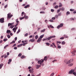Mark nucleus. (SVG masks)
Here are the masks:
<instances>
[{"label": "nucleus", "mask_w": 76, "mask_h": 76, "mask_svg": "<svg viewBox=\"0 0 76 76\" xmlns=\"http://www.w3.org/2000/svg\"><path fill=\"white\" fill-rule=\"evenodd\" d=\"M44 62V60H42V59H41V60H39L38 61V64H40V65H36V69H39V68L40 67H41V64L42 63Z\"/></svg>", "instance_id": "f257e3e1"}, {"label": "nucleus", "mask_w": 76, "mask_h": 76, "mask_svg": "<svg viewBox=\"0 0 76 76\" xmlns=\"http://www.w3.org/2000/svg\"><path fill=\"white\" fill-rule=\"evenodd\" d=\"M22 16H24V18H25L26 19H28V17L26 16V13H25L24 12H22L21 13Z\"/></svg>", "instance_id": "f03ea898"}, {"label": "nucleus", "mask_w": 76, "mask_h": 76, "mask_svg": "<svg viewBox=\"0 0 76 76\" xmlns=\"http://www.w3.org/2000/svg\"><path fill=\"white\" fill-rule=\"evenodd\" d=\"M7 19H10L11 17L13 16V15H11V13H9L7 15Z\"/></svg>", "instance_id": "7ed1b4c3"}, {"label": "nucleus", "mask_w": 76, "mask_h": 76, "mask_svg": "<svg viewBox=\"0 0 76 76\" xmlns=\"http://www.w3.org/2000/svg\"><path fill=\"white\" fill-rule=\"evenodd\" d=\"M75 69H71V70H70L69 72H68V74H72V73H73V72H75Z\"/></svg>", "instance_id": "20e7f679"}, {"label": "nucleus", "mask_w": 76, "mask_h": 76, "mask_svg": "<svg viewBox=\"0 0 76 76\" xmlns=\"http://www.w3.org/2000/svg\"><path fill=\"white\" fill-rule=\"evenodd\" d=\"M4 18H2L0 19V22L1 23H4Z\"/></svg>", "instance_id": "39448f33"}, {"label": "nucleus", "mask_w": 76, "mask_h": 76, "mask_svg": "<svg viewBox=\"0 0 76 76\" xmlns=\"http://www.w3.org/2000/svg\"><path fill=\"white\" fill-rule=\"evenodd\" d=\"M73 61V59H70L69 61L67 62L66 64H69V63H72V62Z\"/></svg>", "instance_id": "423d86ee"}, {"label": "nucleus", "mask_w": 76, "mask_h": 76, "mask_svg": "<svg viewBox=\"0 0 76 76\" xmlns=\"http://www.w3.org/2000/svg\"><path fill=\"white\" fill-rule=\"evenodd\" d=\"M18 29V27H16L15 28H14L12 29V31L15 33L16 31V30Z\"/></svg>", "instance_id": "0eeeda50"}, {"label": "nucleus", "mask_w": 76, "mask_h": 76, "mask_svg": "<svg viewBox=\"0 0 76 76\" xmlns=\"http://www.w3.org/2000/svg\"><path fill=\"white\" fill-rule=\"evenodd\" d=\"M76 50H74V51H73L71 53L72 54V56H75V53H76Z\"/></svg>", "instance_id": "6e6552de"}, {"label": "nucleus", "mask_w": 76, "mask_h": 76, "mask_svg": "<svg viewBox=\"0 0 76 76\" xmlns=\"http://www.w3.org/2000/svg\"><path fill=\"white\" fill-rule=\"evenodd\" d=\"M35 41V39L33 38L32 39H31L29 41V42H34Z\"/></svg>", "instance_id": "1a4fd4ad"}, {"label": "nucleus", "mask_w": 76, "mask_h": 76, "mask_svg": "<svg viewBox=\"0 0 76 76\" xmlns=\"http://www.w3.org/2000/svg\"><path fill=\"white\" fill-rule=\"evenodd\" d=\"M7 33L8 34H9L11 33V31L10 30H8L7 31Z\"/></svg>", "instance_id": "9d476101"}, {"label": "nucleus", "mask_w": 76, "mask_h": 76, "mask_svg": "<svg viewBox=\"0 0 76 76\" xmlns=\"http://www.w3.org/2000/svg\"><path fill=\"white\" fill-rule=\"evenodd\" d=\"M12 59H9L8 60V64H10V63H11V62H12Z\"/></svg>", "instance_id": "9b49d317"}, {"label": "nucleus", "mask_w": 76, "mask_h": 76, "mask_svg": "<svg viewBox=\"0 0 76 76\" xmlns=\"http://www.w3.org/2000/svg\"><path fill=\"white\" fill-rule=\"evenodd\" d=\"M14 22H13L12 23H9L8 24V26H10L11 25H13V24H14Z\"/></svg>", "instance_id": "f8f14e48"}, {"label": "nucleus", "mask_w": 76, "mask_h": 76, "mask_svg": "<svg viewBox=\"0 0 76 76\" xmlns=\"http://www.w3.org/2000/svg\"><path fill=\"white\" fill-rule=\"evenodd\" d=\"M41 40H42V39H41L40 38H39L37 42H41Z\"/></svg>", "instance_id": "ddd939ff"}, {"label": "nucleus", "mask_w": 76, "mask_h": 76, "mask_svg": "<svg viewBox=\"0 0 76 76\" xmlns=\"http://www.w3.org/2000/svg\"><path fill=\"white\" fill-rule=\"evenodd\" d=\"M73 65V63H71L69 64H68V66H69V67H71Z\"/></svg>", "instance_id": "4468645a"}, {"label": "nucleus", "mask_w": 76, "mask_h": 76, "mask_svg": "<svg viewBox=\"0 0 76 76\" xmlns=\"http://www.w3.org/2000/svg\"><path fill=\"white\" fill-rule=\"evenodd\" d=\"M44 34H43L42 35L40 36L39 38L40 39H42V38H43V37H44Z\"/></svg>", "instance_id": "2eb2a0df"}, {"label": "nucleus", "mask_w": 76, "mask_h": 76, "mask_svg": "<svg viewBox=\"0 0 76 76\" xmlns=\"http://www.w3.org/2000/svg\"><path fill=\"white\" fill-rule=\"evenodd\" d=\"M29 7V5H27L26 6H25L24 7L25 8V9H26L27 7Z\"/></svg>", "instance_id": "dca6fc26"}, {"label": "nucleus", "mask_w": 76, "mask_h": 76, "mask_svg": "<svg viewBox=\"0 0 76 76\" xmlns=\"http://www.w3.org/2000/svg\"><path fill=\"white\" fill-rule=\"evenodd\" d=\"M59 7H62V6L63 5H62V4H61V3H59Z\"/></svg>", "instance_id": "f3484780"}, {"label": "nucleus", "mask_w": 76, "mask_h": 76, "mask_svg": "<svg viewBox=\"0 0 76 76\" xmlns=\"http://www.w3.org/2000/svg\"><path fill=\"white\" fill-rule=\"evenodd\" d=\"M55 18L56 19H58V15H55Z\"/></svg>", "instance_id": "a211bd4d"}, {"label": "nucleus", "mask_w": 76, "mask_h": 76, "mask_svg": "<svg viewBox=\"0 0 76 76\" xmlns=\"http://www.w3.org/2000/svg\"><path fill=\"white\" fill-rule=\"evenodd\" d=\"M22 45H23V44H21L20 45H18L17 46V47L18 48L22 46Z\"/></svg>", "instance_id": "6ab92c4d"}, {"label": "nucleus", "mask_w": 76, "mask_h": 76, "mask_svg": "<svg viewBox=\"0 0 76 76\" xmlns=\"http://www.w3.org/2000/svg\"><path fill=\"white\" fill-rule=\"evenodd\" d=\"M29 71L31 73H34V71L31 70V69L29 70Z\"/></svg>", "instance_id": "aec40b11"}, {"label": "nucleus", "mask_w": 76, "mask_h": 76, "mask_svg": "<svg viewBox=\"0 0 76 76\" xmlns=\"http://www.w3.org/2000/svg\"><path fill=\"white\" fill-rule=\"evenodd\" d=\"M3 66V64H0V69H1Z\"/></svg>", "instance_id": "412c9836"}, {"label": "nucleus", "mask_w": 76, "mask_h": 76, "mask_svg": "<svg viewBox=\"0 0 76 76\" xmlns=\"http://www.w3.org/2000/svg\"><path fill=\"white\" fill-rule=\"evenodd\" d=\"M69 15H70V12L69 11H67L66 13V15L67 16Z\"/></svg>", "instance_id": "4be33fe9"}, {"label": "nucleus", "mask_w": 76, "mask_h": 76, "mask_svg": "<svg viewBox=\"0 0 76 76\" xmlns=\"http://www.w3.org/2000/svg\"><path fill=\"white\" fill-rule=\"evenodd\" d=\"M51 38H52L51 36H50L49 37H48L47 38V39L48 40H50Z\"/></svg>", "instance_id": "5701e85b"}, {"label": "nucleus", "mask_w": 76, "mask_h": 76, "mask_svg": "<svg viewBox=\"0 0 76 76\" xmlns=\"http://www.w3.org/2000/svg\"><path fill=\"white\" fill-rule=\"evenodd\" d=\"M45 31V29H44L43 30H41L40 31L41 32H44Z\"/></svg>", "instance_id": "b1692460"}, {"label": "nucleus", "mask_w": 76, "mask_h": 76, "mask_svg": "<svg viewBox=\"0 0 76 76\" xmlns=\"http://www.w3.org/2000/svg\"><path fill=\"white\" fill-rule=\"evenodd\" d=\"M47 60V57L45 56L44 58V60H45V61H46V60Z\"/></svg>", "instance_id": "393cba45"}, {"label": "nucleus", "mask_w": 76, "mask_h": 76, "mask_svg": "<svg viewBox=\"0 0 76 76\" xmlns=\"http://www.w3.org/2000/svg\"><path fill=\"white\" fill-rule=\"evenodd\" d=\"M60 10H61V8L59 9V10H58L57 11V13H59V12H60Z\"/></svg>", "instance_id": "a878e982"}, {"label": "nucleus", "mask_w": 76, "mask_h": 76, "mask_svg": "<svg viewBox=\"0 0 76 76\" xmlns=\"http://www.w3.org/2000/svg\"><path fill=\"white\" fill-rule=\"evenodd\" d=\"M64 38H69V37L67 36H66V34H64Z\"/></svg>", "instance_id": "bb28decb"}, {"label": "nucleus", "mask_w": 76, "mask_h": 76, "mask_svg": "<svg viewBox=\"0 0 76 76\" xmlns=\"http://www.w3.org/2000/svg\"><path fill=\"white\" fill-rule=\"evenodd\" d=\"M38 35H36L35 36V39H38Z\"/></svg>", "instance_id": "cd10ccee"}, {"label": "nucleus", "mask_w": 76, "mask_h": 76, "mask_svg": "<svg viewBox=\"0 0 76 76\" xmlns=\"http://www.w3.org/2000/svg\"><path fill=\"white\" fill-rule=\"evenodd\" d=\"M18 57H20L21 56H22V53H20L18 55Z\"/></svg>", "instance_id": "c85d7f7f"}, {"label": "nucleus", "mask_w": 76, "mask_h": 76, "mask_svg": "<svg viewBox=\"0 0 76 76\" xmlns=\"http://www.w3.org/2000/svg\"><path fill=\"white\" fill-rule=\"evenodd\" d=\"M25 57H26V56H24V55H22V56H21L20 57V58L22 59V58H25Z\"/></svg>", "instance_id": "c756f323"}, {"label": "nucleus", "mask_w": 76, "mask_h": 76, "mask_svg": "<svg viewBox=\"0 0 76 76\" xmlns=\"http://www.w3.org/2000/svg\"><path fill=\"white\" fill-rule=\"evenodd\" d=\"M52 44L53 45V46H54L55 48H56L57 47H56V45H55V44L54 43H52Z\"/></svg>", "instance_id": "7c9ffc66"}, {"label": "nucleus", "mask_w": 76, "mask_h": 76, "mask_svg": "<svg viewBox=\"0 0 76 76\" xmlns=\"http://www.w3.org/2000/svg\"><path fill=\"white\" fill-rule=\"evenodd\" d=\"M45 44H46L47 45H48V46H49L50 44V43L48 42L46 43Z\"/></svg>", "instance_id": "2f4dec72"}, {"label": "nucleus", "mask_w": 76, "mask_h": 76, "mask_svg": "<svg viewBox=\"0 0 76 76\" xmlns=\"http://www.w3.org/2000/svg\"><path fill=\"white\" fill-rule=\"evenodd\" d=\"M70 10L71 12H73V11H75V9H70Z\"/></svg>", "instance_id": "473e14b6"}, {"label": "nucleus", "mask_w": 76, "mask_h": 76, "mask_svg": "<svg viewBox=\"0 0 76 76\" xmlns=\"http://www.w3.org/2000/svg\"><path fill=\"white\" fill-rule=\"evenodd\" d=\"M49 21L50 22H54V21L52 20H49Z\"/></svg>", "instance_id": "72a5a7b5"}, {"label": "nucleus", "mask_w": 76, "mask_h": 76, "mask_svg": "<svg viewBox=\"0 0 76 76\" xmlns=\"http://www.w3.org/2000/svg\"><path fill=\"white\" fill-rule=\"evenodd\" d=\"M7 37H8V38L9 39L10 38L11 36H10V35L8 34L7 35Z\"/></svg>", "instance_id": "f704fd0d"}, {"label": "nucleus", "mask_w": 76, "mask_h": 76, "mask_svg": "<svg viewBox=\"0 0 76 76\" xmlns=\"http://www.w3.org/2000/svg\"><path fill=\"white\" fill-rule=\"evenodd\" d=\"M8 46H9V45H7L6 46L4 47V49H6V47H8Z\"/></svg>", "instance_id": "c9c22d12"}, {"label": "nucleus", "mask_w": 76, "mask_h": 76, "mask_svg": "<svg viewBox=\"0 0 76 76\" xmlns=\"http://www.w3.org/2000/svg\"><path fill=\"white\" fill-rule=\"evenodd\" d=\"M61 44L62 45H64V44H65V42L63 41L61 42Z\"/></svg>", "instance_id": "e433bc0d"}, {"label": "nucleus", "mask_w": 76, "mask_h": 76, "mask_svg": "<svg viewBox=\"0 0 76 76\" xmlns=\"http://www.w3.org/2000/svg\"><path fill=\"white\" fill-rule=\"evenodd\" d=\"M7 39H4L3 40V41H4V42H6V41H7Z\"/></svg>", "instance_id": "4c0bfd02"}, {"label": "nucleus", "mask_w": 76, "mask_h": 76, "mask_svg": "<svg viewBox=\"0 0 76 76\" xmlns=\"http://www.w3.org/2000/svg\"><path fill=\"white\" fill-rule=\"evenodd\" d=\"M70 20H74V18H70Z\"/></svg>", "instance_id": "58836bf2"}, {"label": "nucleus", "mask_w": 76, "mask_h": 76, "mask_svg": "<svg viewBox=\"0 0 76 76\" xmlns=\"http://www.w3.org/2000/svg\"><path fill=\"white\" fill-rule=\"evenodd\" d=\"M58 7V6L56 5L54 7L55 9H57Z\"/></svg>", "instance_id": "ea45409f"}, {"label": "nucleus", "mask_w": 76, "mask_h": 76, "mask_svg": "<svg viewBox=\"0 0 76 76\" xmlns=\"http://www.w3.org/2000/svg\"><path fill=\"white\" fill-rule=\"evenodd\" d=\"M58 16H61V13H59L58 14Z\"/></svg>", "instance_id": "a19ab883"}, {"label": "nucleus", "mask_w": 76, "mask_h": 76, "mask_svg": "<svg viewBox=\"0 0 76 76\" xmlns=\"http://www.w3.org/2000/svg\"><path fill=\"white\" fill-rule=\"evenodd\" d=\"M50 28H54V27H53V26H52L51 25H50Z\"/></svg>", "instance_id": "79ce46f5"}, {"label": "nucleus", "mask_w": 76, "mask_h": 76, "mask_svg": "<svg viewBox=\"0 0 76 76\" xmlns=\"http://www.w3.org/2000/svg\"><path fill=\"white\" fill-rule=\"evenodd\" d=\"M15 21L17 23H19V21H18V19H16V20H15Z\"/></svg>", "instance_id": "37998d69"}, {"label": "nucleus", "mask_w": 76, "mask_h": 76, "mask_svg": "<svg viewBox=\"0 0 76 76\" xmlns=\"http://www.w3.org/2000/svg\"><path fill=\"white\" fill-rule=\"evenodd\" d=\"M60 26L59 25H58L57 27V29H59V28H60Z\"/></svg>", "instance_id": "c03bdc74"}, {"label": "nucleus", "mask_w": 76, "mask_h": 76, "mask_svg": "<svg viewBox=\"0 0 76 76\" xmlns=\"http://www.w3.org/2000/svg\"><path fill=\"white\" fill-rule=\"evenodd\" d=\"M20 30L18 29V31L17 32V34H19V33L20 32Z\"/></svg>", "instance_id": "a18cd8bd"}, {"label": "nucleus", "mask_w": 76, "mask_h": 76, "mask_svg": "<svg viewBox=\"0 0 76 76\" xmlns=\"http://www.w3.org/2000/svg\"><path fill=\"white\" fill-rule=\"evenodd\" d=\"M40 13H43V14H45V12H42V11H41L40 12Z\"/></svg>", "instance_id": "49530a36"}, {"label": "nucleus", "mask_w": 76, "mask_h": 76, "mask_svg": "<svg viewBox=\"0 0 76 76\" xmlns=\"http://www.w3.org/2000/svg\"><path fill=\"white\" fill-rule=\"evenodd\" d=\"M59 25L61 27H62V26H63V23H61L60 24V25Z\"/></svg>", "instance_id": "de8ad7c7"}, {"label": "nucleus", "mask_w": 76, "mask_h": 76, "mask_svg": "<svg viewBox=\"0 0 76 76\" xmlns=\"http://www.w3.org/2000/svg\"><path fill=\"white\" fill-rule=\"evenodd\" d=\"M28 35V34L26 33L25 34L24 36L25 37H27Z\"/></svg>", "instance_id": "09e8293b"}, {"label": "nucleus", "mask_w": 76, "mask_h": 76, "mask_svg": "<svg viewBox=\"0 0 76 76\" xmlns=\"http://www.w3.org/2000/svg\"><path fill=\"white\" fill-rule=\"evenodd\" d=\"M73 75H74V76H76V72H74L73 73Z\"/></svg>", "instance_id": "8fccbe9b"}, {"label": "nucleus", "mask_w": 76, "mask_h": 76, "mask_svg": "<svg viewBox=\"0 0 76 76\" xmlns=\"http://www.w3.org/2000/svg\"><path fill=\"white\" fill-rule=\"evenodd\" d=\"M51 37V38H56V36H50Z\"/></svg>", "instance_id": "3c124183"}, {"label": "nucleus", "mask_w": 76, "mask_h": 76, "mask_svg": "<svg viewBox=\"0 0 76 76\" xmlns=\"http://www.w3.org/2000/svg\"><path fill=\"white\" fill-rule=\"evenodd\" d=\"M51 11L52 12H54V9H51Z\"/></svg>", "instance_id": "603ef678"}, {"label": "nucleus", "mask_w": 76, "mask_h": 76, "mask_svg": "<svg viewBox=\"0 0 76 76\" xmlns=\"http://www.w3.org/2000/svg\"><path fill=\"white\" fill-rule=\"evenodd\" d=\"M54 73H53L50 75V76H54Z\"/></svg>", "instance_id": "864d4df0"}, {"label": "nucleus", "mask_w": 76, "mask_h": 76, "mask_svg": "<svg viewBox=\"0 0 76 76\" xmlns=\"http://www.w3.org/2000/svg\"><path fill=\"white\" fill-rule=\"evenodd\" d=\"M51 19L52 20H55V19H56V18L55 17H53Z\"/></svg>", "instance_id": "5fc2aeb1"}, {"label": "nucleus", "mask_w": 76, "mask_h": 76, "mask_svg": "<svg viewBox=\"0 0 76 76\" xmlns=\"http://www.w3.org/2000/svg\"><path fill=\"white\" fill-rule=\"evenodd\" d=\"M24 16H23L22 18H20V20H22L23 19H24Z\"/></svg>", "instance_id": "6e6d98bb"}, {"label": "nucleus", "mask_w": 76, "mask_h": 76, "mask_svg": "<svg viewBox=\"0 0 76 76\" xmlns=\"http://www.w3.org/2000/svg\"><path fill=\"white\" fill-rule=\"evenodd\" d=\"M61 10L62 11H64V7L62 8Z\"/></svg>", "instance_id": "4d7b16f0"}, {"label": "nucleus", "mask_w": 76, "mask_h": 76, "mask_svg": "<svg viewBox=\"0 0 76 76\" xmlns=\"http://www.w3.org/2000/svg\"><path fill=\"white\" fill-rule=\"evenodd\" d=\"M8 6V5H7H7H6L5 6H4V8H5V9H6V8Z\"/></svg>", "instance_id": "13d9d810"}, {"label": "nucleus", "mask_w": 76, "mask_h": 76, "mask_svg": "<svg viewBox=\"0 0 76 76\" xmlns=\"http://www.w3.org/2000/svg\"><path fill=\"white\" fill-rule=\"evenodd\" d=\"M17 47H15L14 48V50H17Z\"/></svg>", "instance_id": "bf43d9fd"}, {"label": "nucleus", "mask_w": 76, "mask_h": 76, "mask_svg": "<svg viewBox=\"0 0 76 76\" xmlns=\"http://www.w3.org/2000/svg\"><path fill=\"white\" fill-rule=\"evenodd\" d=\"M57 43L58 44H61V42L60 41H57Z\"/></svg>", "instance_id": "052dcab7"}, {"label": "nucleus", "mask_w": 76, "mask_h": 76, "mask_svg": "<svg viewBox=\"0 0 76 76\" xmlns=\"http://www.w3.org/2000/svg\"><path fill=\"white\" fill-rule=\"evenodd\" d=\"M7 57H8V56L5 55V56L4 57V58H7Z\"/></svg>", "instance_id": "680f3d73"}, {"label": "nucleus", "mask_w": 76, "mask_h": 76, "mask_svg": "<svg viewBox=\"0 0 76 76\" xmlns=\"http://www.w3.org/2000/svg\"><path fill=\"white\" fill-rule=\"evenodd\" d=\"M18 25H19V24L18 23L16 24V25H15V27H16V26H18Z\"/></svg>", "instance_id": "e2e57ef3"}, {"label": "nucleus", "mask_w": 76, "mask_h": 76, "mask_svg": "<svg viewBox=\"0 0 76 76\" xmlns=\"http://www.w3.org/2000/svg\"><path fill=\"white\" fill-rule=\"evenodd\" d=\"M58 48H61V46H60V45L58 46Z\"/></svg>", "instance_id": "0e129e2a"}, {"label": "nucleus", "mask_w": 76, "mask_h": 76, "mask_svg": "<svg viewBox=\"0 0 76 76\" xmlns=\"http://www.w3.org/2000/svg\"><path fill=\"white\" fill-rule=\"evenodd\" d=\"M64 39V37H62L60 38V39Z\"/></svg>", "instance_id": "69168bd1"}, {"label": "nucleus", "mask_w": 76, "mask_h": 76, "mask_svg": "<svg viewBox=\"0 0 76 76\" xmlns=\"http://www.w3.org/2000/svg\"><path fill=\"white\" fill-rule=\"evenodd\" d=\"M7 56H9V55L10 54L9 52H7Z\"/></svg>", "instance_id": "338daca9"}, {"label": "nucleus", "mask_w": 76, "mask_h": 76, "mask_svg": "<svg viewBox=\"0 0 76 76\" xmlns=\"http://www.w3.org/2000/svg\"><path fill=\"white\" fill-rule=\"evenodd\" d=\"M41 76V73H39L38 75H37V76Z\"/></svg>", "instance_id": "774afa93"}]
</instances>
